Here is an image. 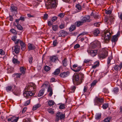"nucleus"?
<instances>
[{"instance_id":"obj_35","label":"nucleus","mask_w":122,"mask_h":122,"mask_svg":"<svg viewBox=\"0 0 122 122\" xmlns=\"http://www.w3.org/2000/svg\"><path fill=\"white\" fill-rule=\"evenodd\" d=\"M62 63L63 65L65 66L67 65V61L66 58H64L62 61Z\"/></svg>"},{"instance_id":"obj_9","label":"nucleus","mask_w":122,"mask_h":122,"mask_svg":"<svg viewBox=\"0 0 122 122\" xmlns=\"http://www.w3.org/2000/svg\"><path fill=\"white\" fill-rule=\"evenodd\" d=\"M79 76L78 75L75 74L73 75V76L72 80L73 82L74 83L75 81H77V83L76 84L78 85L80 84L82 82L81 81H79Z\"/></svg>"},{"instance_id":"obj_30","label":"nucleus","mask_w":122,"mask_h":122,"mask_svg":"<svg viewBox=\"0 0 122 122\" xmlns=\"http://www.w3.org/2000/svg\"><path fill=\"white\" fill-rule=\"evenodd\" d=\"M58 41L57 39L54 40L53 42V47H55L57 46V45L58 44Z\"/></svg>"},{"instance_id":"obj_6","label":"nucleus","mask_w":122,"mask_h":122,"mask_svg":"<svg viewBox=\"0 0 122 122\" xmlns=\"http://www.w3.org/2000/svg\"><path fill=\"white\" fill-rule=\"evenodd\" d=\"M104 102V99L102 98L96 97L94 100V104L100 106Z\"/></svg>"},{"instance_id":"obj_31","label":"nucleus","mask_w":122,"mask_h":122,"mask_svg":"<svg viewBox=\"0 0 122 122\" xmlns=\"http://www.w3.org/2000/svg\"><path fill=\"white\" fill-rule=\"evenodd\" d=\"M12 62L14 64H19L20 63V62L18 61L17 59L15 58H13L12 60Z\"/></svg>"},{"instance_id":"obj_47","label":"nucleus","mask_w":122,"mask_h":122,"mask_svg":"<svg viewBox=\"0 0 122 122\" xmlns=\"http://www.w3.org/2000/svg\"><path fill=\"white\" fill-rule=\"evenodd\" d=\"M97 80H95L93 81L91 84V87L94 86L95 85L97 82Z\"/></svg>"},{"instance_id":"obj_15","label":"nucleus","mask_w":122,"mask_h":122,"mask_svg":"<svg viewBox=\"0 0 122 122\" xmlns=\"http://www.w3.org/2000/svg\"><path fill=\"white\" fill-rule=\"evenodd\" d=\"M87 51L93 57L97 55V50H87Z\"/></svg>"},{"instance_id":"obj_27","label":"nucleus","mask_w":122,"mask_h":122,"mask_svg":"<svg viewBox=\"0 0 122 122\" xmlns=\"http://www.w3.org/2000/svg\"><path fill=\"white\" fill-rule=\"evenodd\" d=\"M15 24V23L14 24V26ZM15 26H16L18 29L20 30H22L23 29V28L21 25H20V24L17 25H15Z\"/></svg>"},{"instance_id":"obj_7","label":"nucleus","mask_w":122,"mask_h":122,"mask_svg":"<svg viewBox=\"0 0 122 122\" xmlns=\"http://www.w3.org/2000/svg\"><path fill=\"white\" fill-rule=\"evenodd\" d=\"M120 35V32H118L115 35L113 36L112 38L111 41L113 47L116 44V42L118 40V37Z\"/></svg>"},{"instance_id":"obj_62","label":"nucleus","mask_w":122,"mask_h":122,"mask_svg":"<svg viewBox=\"0 0 122 122\" xmlns=\"http://www.w3.org/2000/svg\"><path fill=\"white\" fill-rule=\"evenodd\" d=\"M112 11L111 10H106L105 11V13L108 14H110L112 13Z\"/></svg>"},{"instance_id":"obj_64","label":"nucleus","mask_w":122,"mask_h":122,"mask_svg":"<svg viewBox=\"0 0 122 122\" xmlns=\"http://www.w3.org/2000/svg\"><path fill=\"white\" fill-rule=\"evenodd\" d=\"M19 19L20 20L23 21L25 20V17L23 16H21L20 17Z\"/></svg>"},{"instance_id":"obj_34","label":"nucleus","mask_w":122,"mask_h":122,"mask_svg":"<svg viewBox=\"0 0 122 122\" xmlns=\"http://www.w3.org/2000/svg\"><path fill=\"white\" fill-rule=\"evenodd\" d=\"M52 28L53 30L54 31H56L58 28V26L57 25H53L52 26Z\"/></svg>"},{"instance_id":"obj_46","label":"nucleus","mask_w":122,"mask_h":122,"mask_svg":"<svg viewBox=\"0 0 122 122\" xmlns=\"http://www.w3.org/2000/svg\"><path fill=\"white\" fill-rule=\"evenodd\" d=\"M119 91V89L117 87L114 88L113 90V92L115 93H116Z\"/></svg>"},{"instance_id":"obj_1","label":"nucleus","mask_w":122,"mask_h":122,"mask_svg":"<svg viewBox=\"0 0 122 122\" xmlns=\"http://www.w3.org/2000/svg\"><path fill=\"white\" fill-rule=\"evenodd\" d=\"M36 86L33 83H30L26 86L23 93V95L26 98L28 99L32 96H34L36 93Z\"/></svg>"},{"instance_id":"obj_39","label":"nucleus","mask_w":122,"mask_h":122,"mask_svg":"<svg viewBox=\"0 0 122 122\" xmlns=\"http://www.w3.org/2000/svg\"><path fill=\"white\" fill-rule=\"evenodd\" d=\"M76 88V87L75 86H72L70 87V89L71 90L72 92H74Z\"/></svg>"},{"instance_id":"obj_42","label":"nucleus","mask_w":122,"mask_h":122,"mask_svg":"<svg viewBox=\"0 0 122 122\" xmlns=\"http://www.w3.org/2000/svg\"><path fill=\"white\" fill-rule=\"evenodd\" d=\"M111 119L110 117H108L105 119L103 121L105 122H110Z\"/></svg>"},{"instance_id":"obj_49","label":"nucleus","mask_w":122,"mask_h":122,"mask_svg":"<svg viewBox=\"0 0 122 122\" xmlns=\"http://www.w3.org/2000/svg\"><path fill=\"white\" fill-rule=\"evenodd\" d=\"M48 111L49 113H51L53 114L54 113V112L53 111V109L51 108H50L48 110Z\"/></svg>"},{"instance_id":"obj_26","label":"nucleus","mask_w":122,"mask_h":122,"mask_svg":"<svg viewBox=\"0 0 122 122\" xmlns=\"http://www.w3.org/2000/svg\"><path fill=\"white\" fill-rule=\"evenodd\" d=\"M60 72V68H58L56 69L54 72L53 73V74L55 76L57 75Z\"/></svg>"},{"instance_id":"obj_11","label":"nucleus","mask_w":122,"mask_h":122,"mask_svg":"<svg viewBox=\"0 0 122 122\" xmlns=\"http://www.w3.org/2000/svg\"><path fill=\"white\" fill-rule=\"evenodd\" d=\"M20 43L21 46V49L22 51H24L25 48V44L22 41L20 40V39H17V40L15 42V43L16 44Z\"/></svg>"},{"instance_id":"obj_55","label":"nucleus","mask_w":122,"mask_h":122,"mask_svg":"<svg viewBox=\"0 0 122 122\" xmlns=\"http://www.w3.org/2000/svg\"><path fill=\"white\" fill-rule=\"evenodd\" d=\"M93 16L95 19L98 18L99 16L96 13H94L93 14Z\"/></svg>"},{"instance_id":"obj_37","label":"nucleus","mask_w":122,"mask_h":122,"mask_svg":"<svg viewBox=\"0 0 122 122\" xmlns=\"http://www.w3.org/2000/svg\"><path fill=\"white\" fill-rule=\"evenodd\" d=\"M101 114H97L95 116V119L97 120L99 119L101 117Z\"/></svg>"},{"instance_id":"obj_53","label":"nucleus","mask_w":122,"mask_h":122,"mask_svg":"<svg viewBox=\"0 0 122 122\" xmlns=\"http://www.w3.org/2000/svg\"><path fill=\"white\" fill-rule=\"evenodd\" d=\"M5 54V52L2 49H0V54L1 55H4Z\"/></svg>"},{"instance_id":"obj_48","label":"nucleus","mask_w":122,"mask_h":122,"mask_svg":"<svg viewBox=\"0 0 122 122\" xmlns=\"http://www.w3.org/2000/svg\"><path fill=\"white\" fill-rule=\"evenodd\" d=\"M48 16V14H47L45 13L43 17V18L44 20H47Z\"/></svg>"},{"instance_id":"obj_8","label":"nucleus","mask_w":122,"mask_h":122,"mask_svg":"<svg viewBox=\"0 0 122 122\" xmlns=\"http://www.w3.org/2000/svg\"><path fill=\"white\" fill-rule=\"evenodd\" d=\"M81 18V20L83 23L86 22H90L92 20L91 19H90V17L89 15H86L82 16Z\"/></svg>"},{"instance_id":"obj_12","label":"nucleus","mask_w":122,"mask_h":122,"mask_svg":"<svg viewBox=\"0 0 122 122\" xmlns=\"http://www.w3.org/2000/svg\"><path fill=\"white\" fill-rule=\"evenodd\" d=\"M19 118V117L12 116L8 119V121L9 122L11 121L12 122H17Z\"/></svg>"},{"instance_id":"obj_21","label":"nucleus","mask_w":122,"mask_h":122,"mask_svg":"<svg viewBox=\"0 0 122 122\" xmlns=\"http://www.w3.org/2000/svg\"><path fill=\"white\" fill-rule=\"evenodd\" d=\"M47 92H50L48 94V96L51 97L53 94L52 89V88L49 86L47 90Z\"/></svg>"},{"instance_id":"obj_51","label":"nucleus","mask_w":122,"mask_h":122,"mask_svg":"<svg viewBox=\"0 0 122 122\" xmlns=\"http://www.w3.org/2000/svg\"><path fill=\"white\" fill-rule=\"evenodd\" d=\"M11 10L13 11H16L17 9V8L15 6H11Z\"/></svg>"},{"instance_id":"obj_59","label":"nucleus","mask_w":122,"mask_h":122,"mask_svg":"<svg viewBox=\"0 0 122 122\" xmlns=\"http://www.w3.org/2000/svg\"><path fill=\"white\" fill-rule=\"evenodd\" d=\"M103 92L105 93H109L108 89L105 88L103 89Z\"/></svg>"},{"instance_id":"obj_2","label":"nucleus","mask_w":122,"mask_h":122,"mask_svg":"<svg viewBox=\"0 0 122 122\" xmlns=\"http://www.w3.org/2000/svg\"><path fill=\"white\" fill-rule=\"evenodd\" d=\"M5 90L7 92H12L15 95H17L20 91V89L14 84L5 87Z\"/></svg>"},{"instance_id":"obj_52","label":"nucleus","mask_w":122,"mask_h":122,"mask_svg":"<svg viewBox=\"0 0 122 122\" xmlns=\"http://www.w3.org/2000/svg\"><path fill=\"white\" fill-rule=\"evenodd\" d=\"M64 13H61L58 15V16L60 18H62L64 17Z\"/></svg>"},{"instance_id":"obj_41","label":"nucleus","mask_w":122,"mask_h":122,"mask_svg":"<svg viewBox=\"0 0 122 122\" xmlns=\"http://www.w3.org/2000/svg\"><path fill=\"white\" fill-rule=\"evenodd\" d=\"M108 107V105L107 103H105L103 104L102 107L103 109H107Z\"/></svg>"},{"instance_id":"obj_38","label":"nucleus","mask_w":122,"mask_h":122,"mask_svg":"<svg viewBox=\"0 0 122 122\" xmlns=\"http://www.w3.org/2000/svg\"><path fill=\"white\" fill-rule=\"evenodd\" d=\"M72 70L76 72H77L80 71L81 70V68L80 67H78L77 69H73L71 68Z\"/></svg>"},{"instance_id":"obj_14","label":"nucleus","mask_w":122,"mask_h":122,"mask_svg":"<svg viewBox=\"0 0 122 122\" xmlns=\"http://www.w3.org/2000/svg\"><path fill=\"white\" fill-rule=\"evenodd\" d=\"M12 49L14 50L15 53L17 54L19 52L20 50V47L17 45H15L14 47H13Z\"/></svg>"},{"instance_id":"obj_58","label":"nucleus","mask_w":122,"mask_h":122,"mask_svg":"<svg viewBox=\"0 0 122 122\" xmlns=\"http://www.w3.org/2000/svg\"><path fill=\"white\" fill-rule=\"evenodd\" d=\"M33 60V57L31 56V57L29 58V62L31 64L32 63V61Z\"/></svg>"},{"instance_id":"obj_56","label":"nucleus","mask_w":122,"mask_h":122,"mask_svg":"<svg viewBox=\"0 0 122 122\" xmlns=\"http://www.w3.org/2000/svg\"><path fill=\"white\" fill-rule=\"evenodd\" d=\"M30 102V100H29L26 101L24 104L25 106H27L29 105Z\"/></svg>"},{"instance_id":"obj_20","label":"nucleus","mask_w":122,"mask_h":122,"mask_svg":"<svg viewBox=\"0 0 122 122\" xmlns=\"http://www.w3.org/2000/svg\"><path fill=\"white\" fill-rule=\"evenodd\" d=\"M84 23L81 20L77 21L75 23V25L77 27H79L83 24Z\"/></svg>"},{"instance_id":"obj_33","label":"nucleus","mask_w":122,"mask_h":122,"mask_svg":"<svg viewBox=\"0 0 122 122\" xmlns=\"http://www.w3.org/2000/svg\"><path fill=\"white\" fill-rule=\"evenodd\" d=\"M76 7L78 10L77 12H79L81 10V5L79 4H77L76 5Z\"/></svg>"},{"instance_id":"obj_18","label":"nucleus","mask_w":122,"mask_h":122,"mask_svg":"<svg viewBox=\"0 0 122 122\" xmlns=\"http://www.w3.org/2000/svg\"><path fill=\"white\" fill-rule=\"evenodd\" d=\"M58 59V57L56 56H53L50 58V60L53 62H56V61Z\"/></svg>"},{"instance_id":"obj_5","label":"nucleus","mask_w":122,"mask_h":122,"mask_svg":"<svg viewBox=\"0 0 122 122\" xmlns=\"http://www.w3.org/2000/svg\"><path fill=\"white\" fill-rule=\"evenodd\" d=\"M65 114H62L60 112H58L56 115L55 121L58 122L60 120H61L64 119L65 117Z\"/></svg>"},{"instance_id":"obj_29","label":"nucleus","mask_w":122,"mask_h":122,"mask_svg":"<svg viewBox=\"0 0 122 122\" xmlns=\"http://www.w3.org/2000/svg\"><path fill=\"white\" fill-rule=\"evenodd\" d=\"M20 72L23 74H24L25 72V67H20Z\"/></svg>"},{"instance_id":"obj_19","label":"nucleus","mask_w":122,"mask_h":122,"mask_svg":"<svg viewBox=\"0 0 122 122\" xmlns=\"http://www.w3.org/2000/svg\"><path fill=\"white\" fill-rule=\"evenodd\" d=\"M36 48L35 46L33 44L29 43L28 46V50L29 51L34 50Z\"/></svg>"},{"instance_id":"obj_44","label":"nucleus","mask_w":122,"mask_h":122,"mask_svg":"<svg viewBox=\"0 0 122 122\" xmlns=\"http://www.w3.org/2000/svg\"><path fill=\"white\" fill-rule=\"evenodd\" d=\"M10 31L15 35H16L17 33L16 31V30L13 29H11L10 30Z\"/></svg>"},{"instance_id":"obj_60","label":"nucleus","mask_w":122,"mask_h":122,"mask_svg":"<svg viewBox=\"0 0 122 122\" xmlns=\"http://www.w3.org/2000/svg\"><path fill=\"white\" fill-rule=\"evenodd\" d=\"M80 46V45L78 44H76L74 45V48L75 49H77L79 48Z\"/></svg>"},{"instance_id":"obj_32","label":"nucleus","mask_w":122,"mask_h":122,"mask_svg":"<svg viewBox=\"0 0 122 122\" xmlns=\"http://www.w3.org/2000/svg\"><path fill=\"white\" fill-rule=\"evenodd\" d=\"M99 30L97 29H96L93 31V34L95 36H97L100 33Z\"/></svg>"},{"instance_id":"obj_13","label":"nucleus","mask_w":122,"mask_h":122,"mask_svg":"<svg viewBox=\"0 0 122 122\" xmlns=\"http://www.w3.org/2000/svg\"><path fill=\"white\" fill-rule=\"evenodd\" d=\"M50 2V5L51 8H52L55 7H57V0H52Z\"/></svg>"},{"instance_id":"obj_45","label":"nucleus","mask_w":122,"mask_h":122,"mask_svg":"<svg viewBox=\"0 0 122 122\" xmlns=\"http://www.w3.org/2000/svg\"><path fill=\"white\" fill-rule=\"evenodd\" d=\"M22 74L21 73H16L15 74V75L17 78H20Z\"/></svg>"},{"instance_id":"obj_16","label":"nucleus","mask_w":122,"mask_h":122,"mask_svg":"<svg viewBox=\"0 0 122 122\" xmlns=\"http://www.w3.org/2000/svg\"><path fill=\"white\" fill-rule=\"evenodd\" d=\"M60 34L59 37H65L68 34V32L66 31L62 30L60 31L59 32Z\"/></svg>"},{"instance_id":"obj_4","label":"nucleus","mask_w":122,"mask_h":122,"mask_svg":"<svg viewBox=\"0 0 122 122\" xmlns=\"http://www.w3.org/2000/svg\"><path fill=\"white\" fill-rule=\"evenodd\" d=\"M111 33L108 31H106L103 35L102 39L104 40L103 41L105 43H107L109 42L111 36Z\"/></svg>"},{"instance_id":"obj_43","label":"nucleus","mask_w":122,"mask_h":122,"mask_svg":"<svg viewBox=\"0 0 122 122\" xmlns=\"http://www.w3.org/2000/svg\"><path fill=\"white\" fill-rule=\"evenodd\" d=\"M23 122H31L30 118H28L24 119Z\"/></svg>"},{"instance_id":"obj_63","label":"nucleus","mask_w":122,"mask_h":122,"mask_svg":"<svg viewBox=\"0 0 122 122\" xmlns=\"http://www.w3.org/2000/svg\"><path fill=\"white\" fill-rule=\"evenodd\" d=\"M65 105L64 104H61L59 107V108L60 109H63L64 108Z\"/></svg>"},{"instance_id":"obj_40","label":"nucleus","mask_w":122,"mask_h":122,"mask_svg":"<svg viewBox=\"0 0 122 122\" xmlns=\"http://www.w3.org/2000/svg\"><path fill=\"white\" fill-rule=\"evenodd\" d=\"M50 69V67L48 66H46L44 67V70L45 71H49Z\"/></svg>"},{"instance_id":"obj_50","label":"nucleus","mask_w":122,"mask_h":122,"mask_svg":"<svg viewBox=\"0 0 122 122\" xmlns=\"http://www.w3.org/2000/svg\"><path fill=\"white\" fill-rule=\"evenodd\" d=\"M17 37L16 36H13L11 38L12 40L14 41H15V42L16 41V39L17 38Z\"/></svg>"},{"instance_id":"obj_22","label":"nucleus","mask_w":122,"mask_h":122,"mask_svg":"<svg viewBox=\"0 0 122 122\" xmlns=\"http://www.w3.org/2000/svg\"><path fill=\"white\" fill-rule=\"evenodd\" d=\"M44 89L42 88L41 90L38 94V97H39L42 96L44 93Z\"/></svg>"},{"instance_id":"obj_54","label":"nucleus","mask_w":122,"mask_h":122,"mask_svg":"<svg viewBox=\"0 0 122 122\" xmlns=\"http://www.w3.org/2000/svg\"><path fill=\"white\" fill-rule=\"evenodd\" d=\"M119 67V66L118 65H116L114 66V67H113V69L116 71H117L118 70V68Z\"/></svg>"},{"instance_id":"obj_10","label":"nucleus","mask_w":122,"mask_h":122,"mask_svg":"<svg viewBox=\"0 0 122 122\" xmlns=\"http://www.w3.org/2000/svg\"><path fill=\"white\" fill-rule=\"evenodd\" d=\"M91 45L92 48H95L97 47L98 48L101 47V43L98 41H96L92 43Z\"/></svg>"},{"instance_id":"obj_36","label":"nucleus","mask_w":122,"mask_h":122,"mask_svg":"<svg viewBox=\"0 0 122 122\" xmlns=\"http://www.w3.org/2000/svg\"><path fill=\"white\" fill-rule=\"evenodd\" d=\"M48 104L49 106H51L54 105V102L52 100H50L48 102Z\"/></svg>"},{"instance_id":"obj_57","label":"nucleus","mask_w":122,"mask_h":122,"mask_svg":"<svg viewBox=\"0 0 122 122\" xmlns=\"http://www.w3.org/2000/svg\"><path fill=\"white\" fill-rule=\"evenodd\" d=\"M65 24H61L59 26V28L61 29H63L65 27Z\"/></svg>"},{"instance_id":"obj_3","label":"nucleus","mask_w":122,"mask_h":122,"mask_svg":"<svg viewBox=\"0 0 122 122\" xmlns=\"http://www.w3.org/2000/svg\"><path fill=\"white\" fill-rule=\"evenodd\" d=\"M108 52L105 48H103L100 51L98 54V57L101 59L105 58L108 55Z\"/></svg>"},{"instance_id":"obj_28","label":"nucleus","mask_w":122,"mask_h":122,"mask_svg":"<svg viewBox=\"0 0 122 122\" xmlns=\"http://www.w3.org/2000/svg\"><path fill=\"white\" fill-rule=\"evenodd\" d=\"M110 19L109 17L106 18L105 20V23L107 24H110L112 22Z\"/></svg>"},{"instance_id":"obj_25","label":"nucleus","mask_w":122,"mask_h":122,"mask_svg":"<svg viewBox=\"0 0 122 122\" xmlns=\"http://www.w3.org/2000/svg\"><path fill=\"white\" fill-rule=\"evenodd\" d=\"M76 25H71L69 28V30L70 32H71L73 31L76 29Z\"/></svg>"},{"instance_id":"obj_17","label":"nucleus","mask_w":122,"mask_h":122,"mask_svg":"<svg viewBox=\"0 0 122 122\" xmlns=\"http://www.w3.org/2000/svg\"><path fill=\"white\" fill-rule=\"evenodd\" d=\"M70 74V72L68 71L66 72H61L59 76L62 78H65L68 76Z\"/></svg>"},{"instance_id":"obj_61","label":"nucleus","mask_w":122,"mask_h":122,"mask_svg":"<svg viewBox=\"0 0 122 122\" xmlns=\"http://www.w3.org/2000/svg\"><path fill=\"white\" fill-rule=\"evenodd\" d=\"M99 63L98 62L97 64L94 65L92 66V68H93L95 69L97 67L99 66Z\"/></svg>"},{"instance_id":"obj_23","label":"nucleus","mask_w":122,"mask_h":122,"mask_svg":"<svg viewBox=\"0 0 122 122\" xmlns=\"http://www.w3.org/2000/svg\"><path fill=\"white\" fill-rule=\"evenodd\" d=\"M112 59V56H111L109 57L107 59V67L108 68L109 66L110 65V62L111 60Z\"/></svg>"},{"instance_id":"obj_24","label":"nucleus","mask_w":122,"mask_h":122,"mask_svg":"<svg viewBox=\"0 0 122 122\" xmlns=\"http://www.w3.org/2000/svg\"><path fill=\"white\" fill-rule=\"evenodd\" d=\"M41 106V104H40L38 103L37 104L33 106L32 110L33 111H35L38 108L40 107Z\"/></svg>"}]
</instances>
